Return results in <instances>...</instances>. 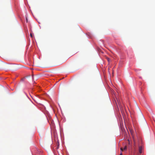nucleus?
Returning a JSON list of instances; mask_svg holds the SVG:
<instances>
[{"label":"nucleus","instance_id":"nucleus-6","mask_svg":"<svg viewBox=\"0 0 155 155\" xmlns=\"http://www.w3.org/2000/svg\"><path fill=\"white\" fill-rule=\"evenodd\" d=\"M120 155H122V153H121L120 154Z\"/></svg>","mask_w":155,"mask_h":155},{"label":"nucleus","instance_id":"nucleus-4","mask_svg":"<svg viewBox=\"0 0 155 155\" xmlns=\"http://www.w3.org/2000/svg\"><path fill=\"white\" fill-rule=\"evenodd\" d=\"M107 60L108 62H109L110 61V59L109 58H107Z\"/></svg>","mask_w":155,"mask_h":155},{"label":"nucleus","instance_id":"nucleus-1","mask_svg":"<svg viewBox=\"0 0 155 155\" xmlns=\"http://www.w3.org/2000/svg\"><path fill=\"white\" fill-rule=\"evenodd\" d=\"M142 146H139V152L140 153H142Z\"/></svg>","mask_w":155,"mask_h":155},{"label":"nucleus","instance_id":"nucleus-7","mask_svg":"<svg viewBox=\"0 0 155 155\" xmlns=\"http://www.w3.org/2000/svg\"><path fill=\"white\" fill-rule=\"evenodd\" d=\"M26 21H27H27H28V20H27V18H26Z\"/></svg>","mask_w":155,"mask_h":155},{"label":"nucleus","instance_id":"nucleus-2","mask_svg":"<svg viewBox=\"0 0 155 155\" xmlns=\"http://www.w3.org/2000/svg\"><path fill=\"white\" fill-rule=\"evenodd\" d=\"M30 36L31 38H33V35L32 34H30Z\"/></svg>","mask_w":155,"mask_h":155},{"label":"nucleus","instance_id":"nucleus-5","mask_svg":"<svg viewBox=\"0 0 155 155\" xmlns=\"http://www.w3.org/2000/svg\"><path fill=\"white\" fill-rule=\"evenodd\" d=\"M120 150H122V151H123V149H122V148H120Z\"/></svg>","mask_w":155,"mask_h":155},{"label":"nucleus","instance_id":"nucleus-3","mask_svg":"<svg viewBox=\"0 0 155 155\" xmlns=\"http://www.w3.org/2000/svg\"><path fill=\"white\" fill-rule=\"evenodd\" d=\"M127 147L126 146H125V147H124V148L123 150H126L127 149Z\"/></svg>","mask_w":155,"mask_h":155}]
</instances>
